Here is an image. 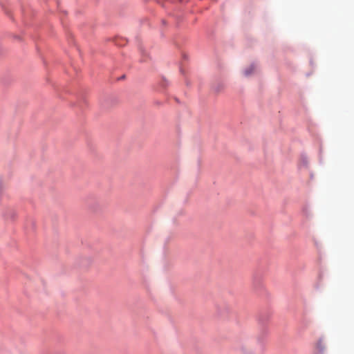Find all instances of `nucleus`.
I'll return each mask as SVG.
<instances>
[{
  "label": "nucleus",
  "instance_id": "nucleus-1",
  "mask_svg": "<svg viewBox=\"0 0 354 354\" xmlns=\"http://www.w3.org/2000/svg\"><path fill=\"white\" fill-rule=\"evenodd\" d=\"M254 70V66L253 65L250 66L248 69L245 71V75H249L252 73L253 71Z\"/></svg>",
  "mask_w": 354,
  "mask_h": 354
}]
</instances>
